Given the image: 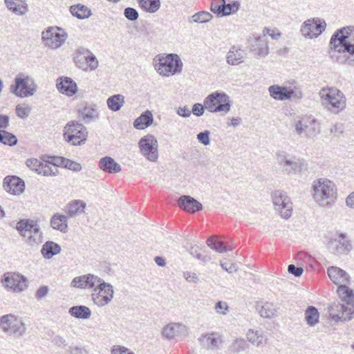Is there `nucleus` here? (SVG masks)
<instances>
[{
  "label": "nucleus",
  "instance_id": "1",
  "mask_svg": "<svg viewBox=\"0 0 354 354\" xmlns=\"http://www.w3.org/2000/svg\"><path fill=\"white\" fill-rule=\"evenodd\" d=\"M330 56L341 64L354 65V28L337 30L330 39Z\"/></svg>",
  "mask_w": 354,
  "mask_h": 354
},
{
  "label": "nucleus",
  "instance_id": "2",
  "mask_svg": "<svg viewBox=\"0 0 354 354\" xmlns=\"http://www.w3.org/2000/svg\"><path fill=\"white\" fill-rule=\"evenodd\" d=\"M310 194L315 203L325 209L331 208L337 198V190L335 183L325 178L313 180Z\"/></svg>",
  "mask_w": 354,
  "mask_h": 354
},
{
  "label": "nucleus",
  "instance_id": "3",
  "mask_svg": "<svg viewBox=\"0 0 354 354\" xmlns=\"http://www.w3.org/2000/svg\"><path fill=\"white\" fill-rule=\"evenodd\" d=\"M319 95L322 105L333 113L338 114L346 106L345 95L335 87H324L319 91Z\"/></svg>",
  "mask_w": 354,
  "mask_h": 354
},
{
  "label": "nucleus",
  "instance_id": "4",
  "mask_svg": "<svg viewBox=\"0 0 354 354\" xmlns=\"http://www.w3.org/2000/svg\"><path fill=\"white\" fill-rule=\"evenodd\" d=\"M156 71L162 76L169 77L175 73H180L183 63L176 54H160L153 59Z\"/></svg>",
  "mask_w": 354,
  "mask_h": 354
},
{
  "label": "nucleus",
  "instance_id": "5",
  "mask_svg": "<svg viewBox=\"0 0 354 354\" xmlns=\"http://www.w3.org/2000/svg\"><path fill=\"white\" fill-rule=\"evenodd\" d=\"M330 279L337 285V292L340 298H353L354 293L348 286L350 284L351 277L348 272L337 266H330L327 269Z\"/></svg>",
  "mask_w": 354,
  "mask_h": 354
},
{
  "label": "nucleus",
  "instance_id": "6",
  "mask_svg": "<svg viewBox=\"0 0 354 354\" xmlns=\"http://www.w3.org/2000/svg\"><path fill=\"white\" fill-rule=\"evenodd\" d=\"M16 229L29 245L37 246L42 242V232L33 221L21 220L17 223Z\"/></svg>",
  "mask_w": 354,
  "mask_h": 354
},
{
  "label": "nucleus",
  "instance_id": "7",
  "mask_svg": "<svg viewBox=\"0 0 354 354\" xmlns=\"http://www.w3.org/2000/svg\"><path fill=\"white\" fill-rule=\"evenodd\" d=\"M351 298H341V302H334L328 306L330 318L335 322H347L354 317V306L348 301Z\"/></svg>",
  "mask_w": 354,
  "mask_h": 354
},
{
  "label": "nucleus",
  "instance_id": "8",
  "mask_svg": "<svg viewBox=\"0 0 354 354\" xmlns=\"http://www.w3.org/2000/svg\"><path fill=\"white\" fill-rule=\"evenodd\" d=\"M37 89L34 79L23 73L15 78V84L11 85L10 88L12 93L21 98L32 96Z\"/></svg>",
  "mask_w": 354,
  "mask_h": 354
},
{
  "label": "nucleus",
  "instance_id": "9",
  "mask_svg": "<svg viewBox=\"0 0 354 354\" xmlns=\"http://www.w3.org/2000/svg\"><path fill=\"white\" fill-rule=\"evenodd\" d=\"M204 105L212 113H227L230 110L232 102L225 93L214 92L205 97Z\"/></svg>",
  "mask_w": 354,
  "mask_h": 354
},
{
  "label": "nucleus",
  "instance_id": "10",
  "mask_svg": "<svg viewBox=\"0 0 354 354\" xmlns=\"http://www.w3.org/2000/svg\"><path fill=\"white\" fill-rule=\"evenodd\" d=\"M0 328L7 335H23L26 330L23 318L17 315L9 313L0 317Z\"/></svg>",
  "mask_w": 354,
  "mask_h": 354
},
{
  "label": "nucleus",
  "instance_id": "11",
  "mask_svg": "<svg viewBox=\"0 0 354 354\" xmlns=\"http://www.w3.org/2000/svg\"><path fill=\"white\" fill-rule=\"evenodd\" d=\"M67 38V32L58 26H50L41 32V41L44 46L53 50L60 48Z\"/></svg>",
  "mask_w": 354,
  "mask_h": 354
},
{
  "label": "nucleus",
  "instance_id": "12",
  "mask_svg": "<svg viewBox=\"0 0 354 354\" xmlns=\"http://www.w3.org/2000/svg\"><path fill=\"white\" fill-rule=\"evenodd\" d=\"M75 66L82 71H94L98 66V60L93 53L84 47L77 48L73 53Z\"/></svg>",
  "mask_w": 354,
  "mask_h": 354
},
{
  "label": "nucleus",
  "instance_id": "13",
  "mask_svg": "<svg viewBox=\"0 0 354 354\" xmlns=\"http://www.w3.org/2000/svg\"><path fill=\"white\" fill-rule=\"evenodd\" d=\"M87 136L86 128L77 121H70L64 127V138L73 145H81L86 140Z\"/></svg>",
  "mask_w": 354,
  "mask_h": 354
},
{
  "label": "nucleus",
  "instance_id": "14",
  "mask_svg": "<svg viewBox=\"0 0 354 354\" xmlns=\"http://www.w3.org/2000/svg\"><path fill=\"white\" fill-rule=\"evenodd\" d=\"M271 196L276 212L283 218H289L292 212V204L287 193L283 190H275L272 193Z\"/></svg>",
  "mask_w": 354,
  "mask_h": 354
},
{
  "label": "nucleus",
  "instance_id": "15",
  "mask_svg": "<svg viewBox=\"0 0 354 354\" xmlns=\"http://www.w3.org/2000/svg\"><path fill=\"white\" fill-rule=\"evenodd\" d=\"M113 294L114 290L112 285L102 279L98 286L93 290L91 299L97 306L104 307L111 301Z\"/></svg>",
  "mask_w": 354,
  "mask_h": 354
},
{
  "label": "nucleus",
  "instance_id": "16",
  "mask_svg": "<svg viewBox=\"0 0 354 354\" xmlns=\"http://www.w3.org/2000/svg\"><path fill=\"white\" fill-rule=\"evenodd\" d=\"M295 132L298 136L312 138L320 133L319 122L311 118L303 117L295 123Z\"/></svg>",
  "mask_w": 354,
  "mask_h": 354
},
{
  "label": "nucleus",
  "instance_id": "17",
  "mask_svg": "<svg viewBox=\"0 0 354 354\" xmlns=\"http://www.w3.org/2000/svg\"><path fill=\"white\" fill-rule=\"evenodd\" d=\"M138 147L142 155L151 162H156L158 158V143L156 137L151 134L142 137L138 142Z\"/></svg>",
  "mask_w": 354,
  "mask_h": 354
},
{
  "label": "nucleus",
  "instance_id": "18",
  "mask_svg": "<svg viewBox=\"0 0 354 354\" xmlns=\"http://www.w3.org/2000/svg\"><path fill=\"white\" fill-rule=\"evenodd\" d=\"M1 282L5 288L15 293H20L28 287L26 278L15 272L4 274Z\"/></svg>",
  "mask_w": 354,
  "mask_h": 354
},
{
  "label": "nucleus",
  "instance_id": "19",
  "mask_svg": "<svg viewBox=\"0 0 354 354\" xmlns=\"http://www.w3.org/2000/svg\"><path fill=\"white\" fill-rule=\"evenodd\" d=\"M328 248L333 254H348L352 250V245L345 234L339 233L330 239Z\"/></svg>",
  "mask_w": 354,
  "mask_h": 354
},
{
  "label": "nucleus",
  "instance_id": "20",
  "mask_svg": "<svg viewBox=\"0 0 354 354\" xmlns=\"http://www.w3.org/2000/svg\"><path fill=\"white\" fill-rule=\"evenodd\" d=\"M270 95L277 100L283 101L286 100L301 99L303 94L301 91L295 88H288L286 86H281L277 84L269 86Z\"/></svg>",
  "mask_w": 354,
  "mask_h": 354
},
{
  "label": "nucleus",
  "instance_id": "21",
  "mask_svg": "<svg viewBox=\"0 0 354 354\" xmlns=\"http://www.w3.org/2000/svg\"><path fill=\"white\" fill-rule=\"evenodd\" d=\"M326 24L319 18H313L306 21L301 28V32L305 37H317L325 30Z\"/></svg>",
  "mask_w": 354,
  "mask_h": 354
},
{
  "label": "nucleus",
  "instance_id": "22",
  "mask_svg": "<svg viewBox=\"0 0 354 354\" xmlns=\"http://www.w3.org/2000/svg\"><path fill=\"white\" fill-rule=\"evenodd\" d=\"M250 51L257 57H266L269 53L268 41L265 36L253 35L248 39Z\"/></svg>",
  "mask_w": 354,
  "mask_h": 354
},
{
  "label": "nucleus",
  "instance_id": "23",
  "mask_svg": "<svg viewBox=\"0 0 354 354\" xmlns=\"http://www.w3.org/2000/svg\"><path fill=\"white\" fill-rule=\"evenodd\" d=\"M102 281L100 277L93 274H87L73 278L71 286L80 289L94 288Z\"/></svg>",
  "mask_w": 354,
  "mask_h": 354
},
{
  "label": "nucleus",
  "instance_id": "24",
  "mask_svg": "<svg viewBox=\"0 0 354 354\" xmlns=\"http://www.w3.org/2000/svg\"><path fill=\"white\" fill-rule=\"evenodd\" d=\"M199 341L202 346L209 351L220 349L224 342L223 335L218 332L205 333L201 335Z\"/></svg>",
  "mask_w": 354,
  "mask_h": 354
},
{
  "label": "nucleus",
  "instance_id": "25",
  "mask_svg": "<svg viewBox=\"0 0 354 354\" xmlns=\"http://www.w3.org/2000/svg\"><path fill=\"white\" fill-rule=\"evenodd\" d=\"M3 188L12 195H20L25 189L24 181L16 176H8L3 180Z\"/></svg>",
  "mask_w": 354,
  "mask_h": 354
},
{
  "label": "nucleus",
  "instance_id": "26",
  "mask_svg": "<svg viewBox=\"0 0 354 354\" xmlns=\"http://www.w3.org/2000/svg\"><path fill=\"white\" fill-rule=\"evenodd\" d=\"M162 333L165 338L171 339L176 337L186 335L187 328L180 323H170L163 328Z\"/></svg>",
  "mask_w": 354,
  "mask_h": 354
},
{
  "label": "nucleus",
  "instance_id": "27",
  "mask_svg": "<svg viewBox=\"0 0 354 354\" xmlns=\"http://www.w3.org/2000/svg\"><path fill=\"white\" fill-rule=\"evenodd\" d=\"M78 118L85 123H89L97 120L100 113L97 106L93 104H86L77 109Z\"/></svg>",
  "mask_w": 354,
  "mask_h": 354
},
{
  "label": "nucleus",
  "instance_id": "28",
  "mask_svg": "<svg viewBox=\"0 0 354 354\" xmlns=\"http://www.w3.org/2000/svg\"><path fill=\"white\" fill-rule=\"evenodd\" d=\"M277 160L280 167L286 174L295 173L300 168V164L298 161L285 154H279Z\"/></svg>",
  "mask_w": 354,
  "mask_h": 354
},
{
  "label": "nucleus",
  "instance_id": "29",
  "mask_svg": "<svg viewBox=\"0 0 354 354\" xmlns=\"http://www.w3.org/2000/svg\"><path fill=\"white\" fill-rule=\"evenodd\" d=\"M178 205L180 208L192 214L203 209V205L201 203L194 198L186 195L179 198Z\"/></svg>",
  "mask_w": 354,
  "mask_h": 354
},
{
  "label": "nucleus",
  "instance_id": "30",
  "mask_svg": "<svg viewBox=\"0 0 354 354\" xmlns=\"http://www.w3.org/2000/svg\"><path fill=\"white\" fill-rule=\"evenodd\" d=\"M6 8L17 16H24L28 11L26 0H3Z\"/></svg>",
  "mask_w": 354,
  "mask_h": 354
},
{
  "label": "nucleus",
  "instance_id": "31",
  "mask_svg": "<svg viewBox=\"0 0 354 354\" xmlns=\"http://www.w3.org/2000/svg\"><path fill=\"white\" fill-rule=\"evenodd\" d=\"M98 166L101 170L109 174H117L122 169L121 166L110 156L100 158Z\"/></svg>",
  "mask_w": 354,
  "mask_h": 354
},
{
  "label": "nucleus",
  "instance_id": "32",
  "mask_svg": "<svg viewBox=\"0 0 354 354\" xmlns=\"http://www.w3.org/2000/svg\"><path fill=\"white\" fill-rule=\"evenodd\" d=\"M59 91L68 96H72L77 92V84L70 77L61 78V82L57 84Z\"/></svg>",
  "mask_w": 354,
  "mask_h": 354
},
{
  "label": "nucleus",
  "instance_id": "33",
  "mask_svg": "<svg viewBox=\"0 0 354 354\" xmlns=\"http://www.w3.org/2000/svg\"><path fill=\"white\" fill-rule=\"evenodd\" d=\"M207 245L210 248L219 253L225 252L228 250H232L234 248L232 245H230L227 243L221 241L218 237L216 236H209L207 240Z\"/></svg>",
  "mask_w": 354,
  "mask_h": 354
},
{
  "label": "nucleus",
  "instance_id": "34",
  "mask_svg": "<svg viewBox=\"0 0 354 354\" xmlns=\"http://www.w3.org/2000/svg\"><path fill=\"white\" fill-rule=\"evenodd\" d=\"M256 308L262 317L272 318L276 315L277 309L273 304L269 302H258Z\"/></svg>",
  "mask_w": 354,
  "mask_h": 354
},
{
  "label": "nucleus",
  "instance_id": "35",
  "mask_svg": "<svg viewBox=\"0 0 354 354\" xmlns=\"http://www.w3.org/2000/svg\"><path fill=\"white\" fill-rule=\"evenodd\" d=\"M153 121V114L150 111L142 113L133 122V127L137 129H145L149 127Z\"/></svg>",
  "mask_w": 354,
  "mask_h": 354
},
{
  "label": "nucleus",
  "instance_id": "36",
  "mask_svg": "<svg viewBox=\"0 0 354 354\" xmlns=\"http://www.w3.org/2000/svg\"><path fill=\"white\" fill-rule=\"evenodd\" d=\"M248 340L254 346H261L266 344V337L261 330L249 329L246 333Z\"/></svg>",
  "mask_w": 354,
  "mask_h": 354
},
{
  "label": "nucleus",
  "instance_id": "37",
  "mask_svg": "<svg viewBox=\"0 0 354 354\" xmlns=\"http://www.w3.org/2000/svg\"><path fill=\"white\" fill-rule=\"evenodd\" d=\"M86 203L82 200H75L67 206V214L70 217L80 215L84 212Z\"/></svg>",
  "mask_w": 354,
  "mask_h": 354
},
{
  "label": "nucleus",
  "instance_id": "38",
  "mask_svg": "<svg viewBox=\"0 0 354 354\" xmlns=\"http://www.w3.org/2000/svg\"><path fill=\"white\" fill-rule=\"evenodd\" d=\"M61 251V247L53 241L46 242L41 250V253L45 259H50L53 256L59 254Z\"/></svg>",
  "mask_w": 354,
  "mask_h": 354
},
{
  "label": "nucleus",
  "instance_id": "39",
  "mask_svg": "<svg viewBox=\"0 0 354 354\" xmlns=\"http://www.w3.org/2000/svg\"><path fill=\"white\" fill-rule=\"evenodd\" d=\"M50 225L62 232H66L68 230L67 216L62 214H55L50 219Z\"/></svg>",
  "mask_w": 354,
  "mask_h": 354
},
{
  "label": "nucleus",
  "instance_id": "40",
  "mask_svg": "<svg viewBox=\"0 0 354 354\" xmlns=\"http://www.w3.org/2000/svg\"><path fill=\"white\" fill-rule=\"evenodd\" d=\"M71 316L77 319H87L91 315L90 308L86 306H75L69 308Z\"/></svg>",
  "mask_w": 354,
  "mask_h": 354
},
{
  "label": "nucleus",
  "instance_id": "41",
  "mask_svg": "<svg viewBox=\"0 0 354 354\" xmlns=\"http://www.w3.org/2000/svg\"><path fill=\"white\" fill-rule=\"evenodd\" d=\"M53 161L54 162H42L37 174L44 176H56L58 173V163L57 160Z\"/></svg>",
  "mask_w": 354,
  "mask_h": 354
},
{
  "label": "nucleus",
  "instance_id": "42",
  "mask_svg": "<svg viewBox=\"0 0 354 354\" xmlns=\"http://www.w3.org/2000/svg\"><path fill=\"white\" fill-rule=\"evenodd\" d=\"M70 12L74 17L80 19L88 18L91 15V10L87 6L82 4L71 6Z\"/></svg>",
  "mask_w": 354,
  "mask_h": 354
},
{
  "label": "nucleus",
  "instance_id": "43",
  "mask_svg": "<svg viewBox=\"0 0 354 354\" xmlns=\"http://www.w3.org/2000/svg\"><path fill=\"white\" fill-rule=\"evenodd\" d=\"M124 104V97L121 94H115L106 100L108 108L112 111H119Z\"/></svg>",
  "mask_w": 354,
  "mask_h": 354
},
{
  "label": "nucleus",
  "instance_id": "44",
  "mask_svg": "<svg viewBox=\"0 0 354 354\" xmlns=\"http://www.w3.org/2000/svg\"><path fill=\"white\" fill-rule=\"evenodd\" d=\"M243 60V51L233 46L227 55V62L231 65H237Z\"/></svg>",
  "mask_w": 354,
  "mask_h": 354
},
{
  "label": "nucleus",
  "instance_id": "45",
  "mask_svg": "<svg viewBox=\"0 0 354 354\" xmlns=\"http://www.w3.org/2000/svg\"><path fill=\"white\" fill-rule=\"evenodd\" d=\"M53 160H57L58 165H61L64 167L73 171H80L82 169V165L75 161L64 157H53Z\"/></svg>",
  "mask_w": 354,
  "mask_h": 354
},
{
  "label": "nucleus",
  "instance_id": "46",
  "mask_svg": "<svg viewBox=\"0 0 354 354\" xmlns=\"http://www.w3.org/2000/svg\"><path fill=\"white\" fill-rule=\"evenodd\" d=\"M319 313L314 306H308L305 311V319L307 324L314 326L319 322Z\"/></svg>",
  "mask_w": 354,
  "mask_h": 354
},
{
  "label": "nucleus",
  "instance_id": "47",
  "mask_svg": "<svg viewBox=\"0 0 354 354\" xmlns=\"http://www.w3.org/2000/svg\"><path fill=\"white\" fill-rule=\"evenodd\" d=\"M141 8L145 11L153 13L156 12L160 6V0H137Z\"/></svg>",
  "mask_w": 354,
  "mask_h": 354
},
{
  "label": "nucleus",
  "instance_id": "48",
  "mask_svg": "<svg viewBox=\"0 0 354 354\" xmlns=\"http://www.w3.org/2000/svg\"><path fill=\"white\" fill-rule=\"evenodd\" d=\"M0 142L6 145L14 146L17 145V139L14 134L0 129Z\"/></svg>",
  "mask_w": 354,
  "mask_h": 354
},
{
  "label": "nucleus",
  "instance_id": "49",
  "mask_svg": "<svg viewBox=\"0 0 354 354\" xmlns=\"http://www.w3.org/2000/svg\"><path fill=\"white\" fill-rule=\"evenodd\" d=\"M212 16L208 12H199L192 16V21L196 23H206L211 20Z\"/></svg>",
  "mask_w": 354,
  "mask_h": 354
},
{
  "label": "nucleus",
  "instance_id": "50",
  "mask_svg": "<svg viewBox=\"0 0 354 354\" xmlns=\"http://www.w3.org/2000/svg\"><path fill=\"white\" fill-rule=\"evenodd\" d=\"M224 0H212L211 3V11L216 13L218 16H222L225 6Z\"/></svg>",
  "mask_w": 354,
  "mask_h": 354
},
{
  "label": "nucleus",
  "instance_id": "51",
  "mask_svg": "<svg viewBox=\"0 0 354 354\" xmlns=\"http://www.w3.org/2000/svg\"><path fill=\"white\" fill-rule=\"evenodd\" d=\"M30 111L31 109L30 106L26 104H18L16 106L17 115L21 119L26 118L30 113Z\"/></svg>",
  "mask_w": 354,
  "mask_h": 354
},
{
  "label": "nucleus",
  "instance_id": "52",
  "mask_svg": "<svg viewBox=\"0 0 354 354\" xmlns=\"http://www.w3.org/2000/svg\"><path fill=\"white\" fill-rule=\"evenodd\" d=\"M247 347V343L243 338L236 339L232 344V349L234 352L244 351Z\"/></svg>",
  "mask_w": 354,
  "mask_h": 354
},
{
  "label": "nucleus",
  "instance_id": "53",
  "mask_svg": "<svg viewBox=\"0 0 354 354\" xmlns=\"http://www.w3.org/2000/svg\"><path fill=\"white\" fill-rule=\"evenodd\" d=\"M41 163L42 161H40L37 158H28L26 162V166L37 174H38Z\"/></svg>",
  "mask_w": 354,
  "mask_h": 354
},
{
  "label": "nucleus",
  "instance_id": "54",
  "mask_svg": "<svg viewBox=\"0 0 354 354\" xmlns=\"http://www.w3.org/2000/svg\"><path fill=\"white\" fill-rule=\"evenodd\" d=\"M239 3L238 2H233L232 3L227 4L225 3L222 16H226L236 12L239 10Z\"/></svg>",
  "mask_w": 354,
  "mask_h": 354
},
{
  "label": "nucleus",
  "instance_id": "55",
  "mask_svg": "<svg viewBox=\"0 0 354 354\" xmlns=\"http://www.w3.org/2000/svg\"><path fill=\"white\" fill-rule=\"evenodd\" d=\"M124 15L129 21H136L139 17L138 11L131 7H128L124 9Z\"/></svg>",
  "mask_w": 354,
  "mask_h": 354
},
{
  "label": "nucleus",
  "instance_id": "56",
  "mask_svg": "<svg viewBox=\"0 0 354 354\" xmlns=\"http://www.w3.org/2000/svg\"><path fill=\"white\" fill-rule=\"evenodd\" d=\"M215 311L217 314L225 315L229 312V306L225 301H218L214 307Z\"/></svg>",
  "mask_w": 354,
  "mask_h": 354
},
{
  "label": "nucleus",
  "instance_id": "57",
  "mask_svg": "<svg viewBox=\"0 0 354 354\" xmlns=\"http://www.w3.org/2000/svg\"><path fill=\"white\" fill-rule=\"evenodd\" d=\"M330 132L334 136L339 137L344 132V124L342 123H335L330 128Z\"/></svg>",
  "mask_w": 354,
  "mask_h": 354
},
{
  "label": "nucleus",
  "instance_id": "58",
  "mask_svg": "<svg viewBox=\"0 0 354 354\" xmlns=\"http://www.w3.org/2000/svg\"><path fill=\"white\" fill-rule=\"evenodd\" d=\"M183 277L189 283H198L199 281L198 276L194 272H184Z\"/></svg>",
  "mask_w": 354,
  "mask_h": 354
},
{
  "label": "nucleus",
  "instance_id": "59",
  "mask_svg": "<svg viewBox=\"0 0 354 354\" xmlns=\"http://www.w3.org/2000/svg\"><path fill=\"white\" fill-rule=\"evenodd\" d=\"M209 131H204L203 132L199 133L197 135V139L198 141L203 144L204 145H208L209 144Z\"/></svg>",
  "mask_w": 354,
  "mask_h": 354
},
{
  "label": "nucleus",
  "instance_id": "60",
  "mask_svg": "<svg viewBox=\"0 0 354 354\" xmlns=\"http://www.w3.org/2000/svg\"><path fill=\"white\" fill-rule=\"evenodd\" d=\"M205 109V105H203L200 103H196L194 104L191 111L194 115L201 116L204 113Z\"/></svg>",
  "mask_w": 354,
  "mask_h": 354
},
{
  "label": "nucleus",
  "instance_id": "61",
  "mask_svg": "<svg viewBox=\"0 0 354 354\" xmlns=\"http://www.w3.org/2000/svg\"><path fill=\"white\" fill-rule=\"evenodd\" d=\"M288 271L295 277H299L302 274L304 270L301 267H297L293 264H290L288 267Z\"/></svg>",
  "mask_w": 354,
  "mask_h": 354
},
{
  "label": "nucleus",
  "instance_id": "62",
  "mask_svg": "<svg viewBox=\"0 0 354 354\" xmlns=\"http://www.w3.org/2000/svg\"><path fill=\"white\" fill-rule=\"evenodd\" d=\"M176 113L179 116H181L183 118H188L192 114L191 110L187 106L178 107V109L176 111Z\"/></svg>",
  "mask_w": 354,
  "mask_h": 354
},
{
  "label": "nucleus",
  "instance_id": "63",
  "mask_svg": "<svg viewBox=\"0 0 354 354\" xmlns=\"http://www.w3.org/2000/svg\"><path fill=\"white\" fill-rule=\"evenodd\" d=\"M221 266L229 273L235 272L238 270L237 266L234 263H221Z\"/></svg>",
  "mask_w": 354,
  "mask_h": 354
},
{
  "label": "nucleus",
  "instance_id": "64",
  "mask_svg": "<svg viewBox=\"0 0 354 354\" xmlns=\"http://www.w3.org/2000/svg\"><path fill=\"white\" fill-rule=\"evenodd\" d=\"M48 292V288L47 286L40 287L36 292L35 297L37 299H41L45 297Z\"/></svg>",
  "mask_w": 354,
  "mask_h": 354
}]
</instances>
